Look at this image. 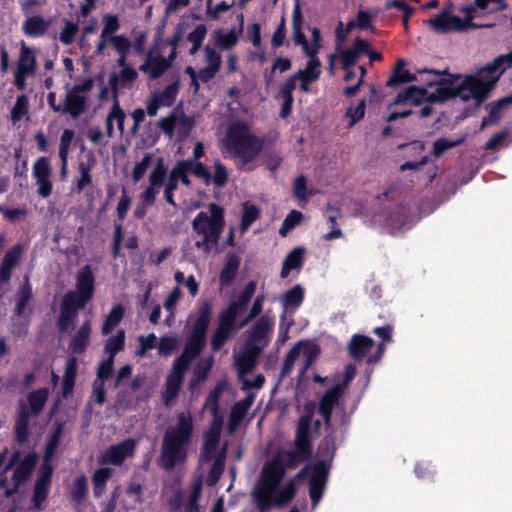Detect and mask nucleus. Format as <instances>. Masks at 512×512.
Listing matches in <instances>:
<instances>
[{
    "instance_id": "nucleus-1",
    "label": "nucleus",
    "mask_w": 512,
    "mask_h": 512,
    "mask_svg": "<svg viewBox=\"0 0 512 512\" xmlns=\"http://www.w3.org/2000/svg\"><path fill=\"white\" fill-rule=\"evenodd\" d=\"M428 88L410 86L398 94L393 104L411 103L418 105L423 101L441 103L448 99L459 97L467 102L474 100L478 105V94L470 75L461 79L460 75L450 76L437 81H429Z\"/></svg>"
},
{
    "instance_id": "nucleus-2",
    "label": "nucleus",
    "mask_w": 512,
    "mask_h": 512,
    "mask_svg": "<svg viewBox=\"0 0 512 512\" xmlns=\"http://www.w3.org/2000/svg\"><path fill=\"white\" fill-rule=\"evenodd\" d=\"M284 474L285 469L277 459L266 463L262 468L250 493L259 512H269L274 507H281L295 496L296 487L293 481L281 486Z\"/></svg>"
},
{
    "instance_id": "nucleus-3",
    "label": "nucleus",
    "mask_w": 512,
    "mask_h": 512,
    "mask_svg": "<svg viewBox=\"0 0 512 512\" xmlns=\"http://www.w3.org/2000/svg\"><path fill=\"white\" fill-rule=\"evenodd\" d=\"M193 431L192 415L185 412L179 413L176 423L165 430L162 438L158 459L161 468L171 471L177 465H182L186 462Z\"/></svg>"
},
{
    "instance_id": "nucleus-4",
    "label": "nucleus",
    "mask_w": 512,
    "mask_h": 512,
    "mask_svg": "<svg viewBox=\"0 0 512 512\" xmlns=\"http://www.w3.org/2000/svg\"><path fill=\"white\" fill-rule=\"evenodd\" d=\"M94 275L89 265L82 267L77 274L76 291H68L61 300L60 315L57 321L60 332H66L74 324L78 310L93 298Z\"/></svg>"
},
{
    "instance_id": "nucleus-5",
    "label": "nucleus",
    "mask_w": 512,
    "mask_h": 512,
    "mask_svg": "<svg viewBox=\"0 0 512 512\" xmlns=\"http://www.w3.org/2000/svg\"><path fill=\"white\" fill-rule=\"evenodd\" d=\"M255 290L256 283L254 281L248 282L237 300L230 303L227 309L220 313L218 327L211 339L213 351H219L229 338L236 335L240 329L239 326L235 327L237 315L250 302Z\"/></svg>"
},
{
    "instance_id": "nucleus-6",
    "label": "nucleus",
    "mask_w": 512,
    "mask_h": 512,
    "mask_svg": "<svg viewBox=\"0 0 512 512\" xmlns=\"http://www.w3.org/2000/svg\"><path fill=\"white\" fill-rule=\"evenodd\" d=\"M225 145L230 153L241 160V166L245 167L261 151L263 143L250 132L245 123L235 122L227 130Z\"/></svg>"
},
{
    "instance_id": "nucleus-7",
    "label": "nucleus",
    "mask_w": 512,
    "mask_h": 512,
    "mask_svg": "<svg viewBox=\"0 0 512 512\" xmlns=\"http://www.w3.org/2000/svg\"><path fill=\"white\" fill-rule=\"evenodd\" d=\"M209 212H200L192 222L193 231L203 238L196 242V247L209 253L218 244L224 228V210L215 203L209 205Z\"/></svg>"
},
{
    "instance_id": "nucleus-8",
    "label": "nucleus",
    "mask_w": 512,
    "mask_h": 512,
    "mask_svg": "<svg viewBox=\"0 0 512 512\" xmlns=\"http://www.w3.org/2000/svg\"><path fill=\"white\" fill-rule=\"evenodd\" d=\"M48 397L49 389L44 387L28 393L26 400L18 401L15 423V435L18 442L23 443L28 439L31 419L42 412Z\"/></svg>"
},
{
    "instance_id": "nucleus-9",
    "label": "nucleus",
    "mask_w": 512,
    "mask_h": 512,
    "mask_svg": "<svg viewBox=\"0 0 512 512\" xmlns=\"http://www.w3.org/2000/svg\"><path fill=\"white\" fill-rule=\"evenodd\" d=\"M510 67H512V50L495 58L475 75H470L478 94V105L488 98L503 72Z\"/></svg>"
},
{
    "instance_id": "nucleus-10",
    "label": "nucleus",
    "mask_w": 512,
    "mask_h": 512,
    "mask_svg": "<svg viewBox=\"0 0 512 512\" xmlns=\"http://www.w3.org/2000/svg\"><path fill=\"white\" fill-rule=\"evenodd\" d=\"M305 475L309 477V495L313 506H316L321 500L326 488L329 468L325 462L320 461L314 465L307 466L304 470L298 473L297 477L301 478Z\"/></svg>"
},
{
    "instance_id": "nucleus-11",
    "label": "nucleus",
    "mask_w": 512,
    "mask_h": 512,
    "mask_svg": "<svg viewBox=\"0 0 512 512\" xmlns=\"http://www.w3.org/2000/svg\"><path fill=\"white\" fill-rule=\"evenodd\" d=\"M93 88V80L87 79L83 83L68 88L64 101V113L78 118L87 109L86 94Z\"/></svg>"
},
{
    "instance_id": "nucleus-12",
    "label": "nucleus",
    "mask_w": 512,
    "mask_h": 512,
    "mask_svg": "<svg viewBox=\"0 0 512 512\" xmlns=\"http://www.w3.org/2000/svg\"><path fill=\"white\" fill-rule=\"evenodd\" d=\"M222 425L223 419L221 416L213 417L208 430L204 433V442L199 456L201 463H206L217 457V454L221 449V447L219 448V444Z\"/></svg>"
},
{
    "instance_id": "nucleus-13",
    "label": "nucleus",
    "mask_w": 512,
    "mask_h": 512,
    "mask_svg": "<svg viewBox=\"0 0 512 512\" xmlns=\"http://www.w3.org/2000/svg\"><path fill=\"white\" fill-rule=\"evenodd\" d=\"M37 61L33 50L25 42L21 43L19 58L16 63L14 84L19 90L26 87V78L36 72Z\"/></svg>"
},
{
    "instance_id": "nucleus-14",
    "label": "nucleus",
    "mask_w": 512,
    "mask_h": 512,
    "mask_svg": "<svg viewBox=\"0 0 512 512\" xmlns=\"http://www.w3.org/2000/svg\"><path fill=\"white\" fill-rule=\"evenodd\" d=\"M137 442L134 439H125L122 442L109 447L101 456L102 464L121 465L124 460L134 455Z\"/></svg>"
},
{
    "instance_id": "nucleus-15",
    "label": "nucleus",
    "mask_w": 512,
    "mask_h": 512,
    "mask_svg": "<svg viewBox=\"0 0 512 512\" xmlns=\"http://www.w3.org/2000/svg\"><path fill=\"white\" fill-rule=\"evenodd\" d=\"M33 176L37 182V193L47 198L52 193V167L46 157H40L33 165Z\"/></svg>"
},
{
    "instance_id": "nucleus-16",
    "label": "nucleus",
    "mask_w": 512,
    "mask_h": 512,
    "mask_svg": "<svg viewBox=\"0 0 512 512\" xmlns=\"http://www.w3.org/2000/svg\"><path fill=\"white\" fill-rule=\"evenodd\" d=\"M52 476V467L51 464L47 462H43L39 469L38 478L36 480L34 486V494L32 501L34 503V507L38 510L43 509V503L45 502Z\"/></svg>"
},
{
    "instance_id": "nucleus-17",
    "label": "nucleus",
    "mask_w": 512,
    "mask_h": 512,
    "mask_svg": "<svg viewBox=\"0 0 512 512\" xmlns=\"http://www.w3.org/2000/svg\"><path fill=\"white\" fill-rule=\"evenodd\" d=\"M429 27L436 33L460 32L465 30V23L458 16L440 13L435 18L427 20Z\"/></svg>"
},
{
    "instance_id": "nucleus-18",
    "label": "nucleus",
    "mask_w": 512,
    "mask_h": 512,
    "mask_svg": "<svg viewBox=\"0 0 512 512\" xmlns=\"http://www.w3.org/2000/svg\"><path fill=\"white\" fill-rule=\"evenodd\" d=\"M138 78V72L133 67L121 69L118 73L114 72L109 77V86L112 91L113 99H119L121 89H130Z\"/></svg>"
},
{
    "instance_id": "nucleus-19",
    "label": "nucleus",
    "mask_w": 512,
    "mask_h": 512,
    "mask_svg": "<svg viewBox=\"0 0 512 512\" xmlns=\"http://www.w3.org/2000/svg\"><path fill=\"white\" fill-rule=\"evenodd\" d=\"M205 343L206 337L191 333L182 354L174 362L188 369L191 361L204 349Z\"/></svg>"
},
{
    "instance_id": "nucleus-20",
    "label": "nucleus",
    "mask_w": 512,
    "mask_h": 512,
    "mask_svg": "<svg viewBox=\"0 0 512 512\" xmlns=\"http://www.w3.org/2000/svg\"><path fill=\"white\" fill-rule=\"evenodd\" d=\"M205 67L200 69V81L206 83L210 81L220 71L222 64L221 54L210 45L203 48Z\"/></svg>"
},
{
    "instance_id": "nucleus-21",
    "label": "nucleus",
    "mask_w": 512,
    "mask_h": 512,
    "mask_svg": "<svg viewBox=\"0 0 512 512\" xmlns=\"http://www.w3.org/2000/svg\"><path fill=\"white\" fill-rule=\"evenodd\" d=\"M186 371L187 368L182 367L175 362L173 363V368L166 379L165 391L163 393L165 405L168 406L177 397Z\"/></svg>"
},
{
    "instance_id": "nucleus-22",
    "label": "nucleus",
    "mask_w": 512,
    "mask_h": 512,
    "mask_svg": "<svg viewBox=\"0 0 512 512\" xmlns=\"http://www.w3.org/2000/svg\"><path fill=\"white\" fill-rule=\"evenodd\" d=\"M23 245L16 244L9 249L0 264V282L6 283L11 278L12 271L21 263L23 256Z\"/></svg>"
},
{
    "instance_id": "nucleus-23",
    "label": "nucleus",
    "mask_w": 512,
    "mask_h": 512,
    "mask_svg": "<svg viewBox=\"0 0 512 512\" xmlns=\"http://www.w3.org/2000/svg\"><path fill=\"white\" fill-rule=\"evenodd\" d=\"M302 24H303V16L301 11V6L299 1L297 0L292 14V27H293V35L296 44H301L305 53L308 56H313L316 54V48L311 47L305 37V34L302 32Z\"/></svg>"
},
{
    "instance_id": "nucleus-24",
    "label": "nucleus",
    "mask_w": 512,
    "mask_h": 512,
    "mask_svg": "<svg viewBox=\"0 0 512 512\" xmlns=\"http://www.w3.org/2000/svg\"><path fill=\"white\" fill-rule=\"evenodd\" d=\"M273 326V321L267 316L260 317L250 330L248 344L267 345V338Z\"/></svg>"
},
{
    "instance_id": "nucleus-25",
    "label": "nucleus",
    "mask_w": 512,
    "mask_h": 512,
    "mask_svg": "<svg viewBox=\"0 0 512 512\" xmlns=\"http://www.w3.org/2000/svg\"><path fill=\"white\" fill-rule=\"evenodd\" d=\"M263 350V346L258 344H247L245 350L237 358V366L241 374L252 372L256 365V360Z\"/></svg>"
},
{
    "instance_id": "nucleus-26",
    "label": "nucleus",
    "mask_w": 512,
    "mask_h": 512,
    "mask_svg": "<svg viewBox=\"0 0 512 512\" xmlns=\"http://www.w3.org/2000/svg\"><path fill=\"white\" fill-rule=\"evenodd\" d=\"M36 463L37 456L33 453L26 455L21 461L20 458L18 459L17 467L12 475V481L16 488H19L30 477Z\"/></svg>"
},
{
    "instance_id": "nucleus-27",
    "label": "nucleus",
    "mask_w": 512,
    "mask_h": 512,
    "mask_svg": "<svg viewBox=\"0 0 512 512\" xmlns=\"http://www.w3.org/2000/svg\"><path fill=\"white\" fill-rule=\"evenodd\" d=\"M170 62L163 56H152L148 53L144 63L140 66V70L144 73H149L151 79L159 78L168 68Z\"/></svg>"
},
{
    "instance_id": "nucleus-28",
    "label": "nucleus",
    "mask_w": 512,
    "mask_h": 512,
    "mask_svg": "<svg viewBox=\"0 0 512 512\" xmlns=\"http://www.w3.org/2000/svg\"><path fill=\"white\" fill-rule=\"evenodd\" d=\"M368 48V41L357 38L352 47L343 50L340 54L343 69L348 70L364 52H367Z\"/></svg>"
},
{
    "instance_id": "nucleus-29",
    "label": "nucleus",
    "mask_w": 512,
    "mask_h": 512,
    "mask_svg": "<svg viewBox=\"0 0 512 512\" xmlns=\"http://www.w3.org/2000/svg\"><path fill=\"white\" fill-rule=\"evenodd\" d=\"M342 391L343 385L337 384L323 395L319 405V413L323 416L326 423L330 421L332 410Z\"/></svg>"
},
{
    "instance_id": "nucleus-30",
    "label": "nucleus",
    "mask_w": 512,
    "mask_h": 512,
    "mask_svg": "<svg viewBox=\"0 0 512 512\" xmlns=\"http://www.w3.org/2000/svg\"><path fill=\"white\" fill-rule=\"evenodd\" d=\"M512 105V93L490 104L489 115L483 118L481 129L495 125L501 119L504 111Z\"/></svg>"
},
{
    "instance_id": "nucleus-31",
    "label": "nucleus",
    "mask_w": 512,
    "mask_h": 512,
    "mask_svg": "<svg viewBox=\"0 0 512 512\" xmlns=\"http://www.w3.org/2000/svg\"><path fill=\"white\" fill-rule=\"evenodd\" d=\"M211 316V304L209 302L201 303L197 310L191 333L206 337V332L211 321Z\"/></svg>"
},
{
    "instance_id": "nucleus-32",
    "label": "nucleus",
    "mask_w": 512,
    "mask_h": 512,
    "mask_svg": "<svg viewBox=\"0 0 512 512\" xmlns=\"http://www.w3.org/2000/svg\"><path fill=\"white\" fill-rule=\"evenodd\" d=\"M228 451V443L224 442L219 450L217 457L214 459V462L209 470V473L206 478V484L208 486H214L220 479L226 462V456Z\"/></svg>"
},
{
    "instance_id": "nucleus-33",
    "label": "nucleus",
    "mask_w": 512,
    "mask_h": 512,
    "mask_svg": "<svg viewBox=\"0 0 512 512\" xmlns=\"http://www.w3.org/2000/svg\"><path fill=\"white\" fill-rule=\"evenodd\" d=\"M310 417L302 416L299 420L296 435L297 455H306L310 452L309 443Z\"/></svg>"
},
{
    "instance_id": "nucleus-34",
    "label": "nucleus",
    "mask_w": 512,
    "mask_h": 512,
    "mask_svg": "<svg viewBox=\"0 0 512 512\" xmlns=\"http://www.w3.org/2000/svg\"><path fill=\"white\" fill-rule=\"evenodd\" d=\"M373 346V339L363 335H355L353 336L349 344L350 355L355 360H360L371 351Z\"/></svg>"
},
{
    "instance_id": "nucleus-35",
    "label": "nucleus",
    "mask_w": 512,
    "mask_h": 512,
    "mask_svg": "<svg viewBox=\"0 0 512 512\" xmlns=\"http://www.w3.org/2000/svg\"><path fill=\"white\" fill-rule=\"evenodd\" d=\"M252 401L251 400H243L240 402H237L230 413L229 421L227 430L230 435H233L238 427L240 426L241 422L243 421L244 417L246 416V413L248 409L250 408Z\"/></svg>"
},
{
    "instance_id": "nucleus-36",
    "label": "nucleus",
    "mask_w": 512,
    "mask_h": 512,
    "mask_svg": "<svg viewBox=\"0 0 512 512\" xmlns=\"http://www.w3.org/2000/svg\"><path fill=\"white\" fill-rule=\"evenodd\" d=\"M305 249L303 247H295L284 259L281 277H288L291 270L300 269L304 262Z\"/></svg>"
},
{
    "instance_id": "nucleus-37",
    "label": "nucleus",
    "mask_w": 512,
    "mask_h": 512,
    "mask_svg": "<svg viewBox=\"0 0 512 512\" xmlns=\"http://www.w3.org/2000/svg\"><path fill=\"white\" fill-rule=\"evenodd\" d=\"M406 62L404 59H398L395 68L393 69L391 77L387 81V86L394 87L403 83L417 81L415 74L405 70Z\"/></svg>"
},
{
    "instance_id": "nucleus-38",
    "label": "nucleus",
    "mask_w": 512,
    "mask_h": 512,
    "mask_svg": "<svg viewBox=\"0 0 512 512\" xmlns=\"http://www.w3.org/2000/svg\"><path fill=\"white\" fill-rule=\"evenodd\" d=\"M91 333V324L90 321H85L79 330L77 331L76 335L73 337L69 348L72 350L74 354H81L84 352L86 346L89 343Z\"/></svg>"
},
{
    "instance_id": "nucleus-39",
    "label": "nucleus",
    "mask_w": 512,
    "mask_h": 512,
    "mask_svg": "<svg viewBox=\"0 0 512 512\" xmlns=\"http://www.w3.org/2000/svg\"><path fill=\"white\" fill-rule=\"evenodd\" d=\"M50 23L41 16H32L25 20L23 30L28 36H42L46 33Z\"/></svg>"
},
{
    "instance_id": "nucleus-40",
    "label": "nucleus",
    "mask_w": 512,
    "mask_h": 512,
    "mask_svg": "<svg viewBox=\"0 0 512 512\" xmlns=\"http://www.w3.org/2000/svg\"><path fill=\"white\" fill-rule=\"evenodd\" d=\"M299 343H302L301 355L303 356V367L301 369V374L303 375L318 358L320 348L318 345L311 344L309 342L300 341Z\"/></svg>"
},
{
    "instance_id": "nucleus-41",
    "label": "nucleus",
    "mask_w": 512,
    "mask_h": 512,
    "mask_svg": "<svg viewBox=\"0 0 512 512\" xmlns=\"http://www.w3.org/2000/svg\"><path fill=\"white\" fill-rule=\"evenodd\" d=\"M240 33L235 28L230 29L227 33L222 30H218L214 33L216 44L222 50L232 49L239 40Z\"/></svg>"
},
{
    "instance_id": "nucleus-42",
    "label": "nucleus",
    "mask_w": 512,
    "mask_h": 512,
    "mask_svg": "<svg viewBox=\"0 0 512 512\" xmlns=\"http://www.w3.org/2000/svg\"><path fill=\"white\" fill-rule=\"evenodd\" d=\"M32 296V288L28 280H26L25 283L19 288V290L16 293L15 313L18 316H21L25 313L26 306L32 299Z\"/></svg>"
},
{
    "instance_id": "nucleus-43",
    "label": "nucleus",
    "mask_w": 512,
    "mask_h": 512,
    "mask_svg": "<svg viewBox=\"0 0 512 512\" xmlns=\"http://www.w3.org/2000/svg\"><path fill=\"white\" fill-rule=\"evenodd\" d=\"M207 35V28L204 24H199L187 36V40L192 43L189 50L190 55H195L202 46V43Z\"/></svg>"
},
{
    "instance_id": "nucleus-44",
    "label": "nucleus",
    "mask_w": 512,
    "mask_h": 512,
    "mask_svg": "<svg viewBox=\"0 0 512 512\" xmlns=\"http://www.w3.org/2000/svg\"><path fill=\"white\" fill-rule=\"evenodd\" d=\"M123 315L124 309L122 305L114 306L102 326V333L104 335L110 333L121 322Z\"/></svg>"
},
{
    "instance_id": "nucleus-45",
    "label": "nucleus",
    "mask_w": 512,
    "mask_h": 512,
    "mask_svg": "<svg viewBox=\"0 0 512 512\" xmlns=\"http://www.w3.org/2000/svg\"><path fill=\"white\" fill-rule=\"evenodd\" d=\"M320 65V61L315 57V55L310 56V60L308 61L305 69L299 70L297 73H295V76L297 78H305L307 80L316 81L320 75Z\"/></svg>"
},
{
    "instance_id": "nucleus-46",
    "label": "nucleus",
    "mask_w": 512,
    "mask_h": 512,
    "mask_svg": "<svg viewBox=\"0 0 512 512\" xmlns=\"http://www.w3.org/2000/svg\"><path fill=\"white\" fill-rule=\"evenodd\" d=\"M88 492L87 478L84 475L77 477L71 487L70 495L73 501L82 502Z\"/></svg>"
},
{
    "instance_id": "nucleus-47",
    "label": "nucleus",
    "mask_w": 512,
    "mask_h": 512,
    "mask_svg": "<svg viewBox=\"0 0 512 512\" xmlns=\"http://www.w3.org/2000/svg\"><path fill=\"white\" fill-rule=\"evenodd\" d=\"M302 343H297L285 356L280 372L281 377H285L293 370L296 360L301 356Z\"/></svg>"
},
{
    "instance_id": "nucleus-48",
    "label": "nucleus",
    "mask_w": 512,
    "mask_h": 512,
    "mask_svg": "<svg viewBox=\"0 0 512 512\" xmlns=\"http://www.w3.org/2000/svg\"><path fill=\"white\" fill-rule=\"evenodd\" d=\"M239 267V261L236 257H230L220 274V282L222 285H229L234 279Z\"/></svg>"
},
{
    "instance_id": "nucleus-49",
    "label": "nucleus",
    "mask_w": 512,
    "mask_h": 512,
    "mask_svg": "<svg viewBox=\"0 0 512 512\" xmlns=\"http://www.w3.org/2000/svg\"><path fill=\"white\" fill-rule=\"evenodd\" d=\"M111 475L112 470L110 468H100L94 472L92 481L94 484V494L96 496H100L102 494L104 486Z\"/></svg>"
},
{
    "instance_id": "nucleus-50",
    "label": "nucleus",
    "mask_w": 512,
    "mask_h": 512,
    "mask_svg": "<svg viewBox=\"0 0 512 512\" xmlns=\"http://www.w3.org/2000/svg\"><path fill=\"white\" fill-rule=\"evenodd\" d=\"M79 178L76 182V190L78 193L84 190L85 187L92 184L91 166L80 162L78 165Z\"/></svg>"
},
{
    "instance_id": "nucleus-51",
    "label": "nucleus",
    "mask_w": 512,
    "mask_h": 512,
    "mask_svg": "<svg viewBox=\"0 0 512 512\" xmlns=\"http://www.w3.org/2000/svg\"><path fill=\"white\" fill-rule=\"evenodd\" d=\"M125 343V333L123 330L119 331L117 335L110 337L105 345V350L114 359V356L123 349Z\"/></svg>"
},
{
    "instance_id": "nucleus-52",
    "label": "nucleus",
    "mask_w": 512,
    "mask_h": 512,
    "mask_svg": "<svg viewBox=\"0 0 512 512\" xmlns=\"http://www.w3.org/2000/svg\"><path fill=\"white\" fill-rule=\"evenodd\" d=\"M28 107L29 102L27 96H18L11 112V121L13 123L20 121L22 117L28 113Z\"/></svg>"
},
{
    "instance_id": "nucleus-53",
    "label": "nucleus",
    "mask_w": 512,
    "mask_h": 512,
    "mask_svg": "<svg viewBox=\"0 0 512 512\" xmlns=\"http://www.w3.org/2000/svg\"><path fill=\"white\" fill-rule=\"evenodd\" d=\"M78 31H79L78 24L71 22V21H66L63 29L61 30V32L59 34L60 42L63 43L64 45H70L71 43H73Z\"/></svg>"
},
{
    "instance_id": "nucleus-54",
    "label": "nucleus",
    "mask_w": 512,
    "mask_h": 512,
    "mask_svg": "<svg viewBox=\"0 0 512 512\" xmlns=\"http://www.w3.org/2000/svg\"><path fill=\"white\" fill-rule=\"evenodd\" d=\"M212 175L211 183L217 187H223L228 181V171L226 167L219 161H214V172Z\"/></svg>"
},
{
    "instance_id": "nucleus-55",
    "label": "nucleus",
    "mask_w": 512,
    "mask_h": 512,
    "mask_svg": "<svg viewBox=\"0 0 512 512\" xmlns=\"http://www.w3.org/2000/svg\"><path fill=\"white\" fill-rule=\"evenodd\" d=\"M258 217L259 209L254 205L245 203L241 219V230L246 231Z\"/></svg>"
},
{
    "instance_id": "nucleus-56",
    "label": "nucleus",
    "mask_w": 512,
    "mask_h": 512,
    "mask_svg": "<svg viewBox=\"0 0 512 512\" xmlns=\"http://www.w3.org/2000/svg\"><path fill=\"white\" fill-rule=\"evenodd\" d=\"M166 177V169L163 165L162 159L157 161V164L149 174V184L153 187H159L163 184Z\"/></svg>"
},
{
    "instance_id": "nucleus-57",
    "label": "nucleus",
    "mask_w": 512,
    "mask_h": 512,
    "mask_svg": "<svg viewBox=\"0 0 512 512\" xmlns=\"http://www.w3.org/2000/svg\"><path fill=\"white\" fill-rule=\"evenodd\" d=\"M302 220V213L296 210H292L285 220L283 221V224L281 228L279 229V233L281 236L285 237L287 233L294 228L296 225H298Z\"/></svg>"
},
{
    "instance_id": "nucleus-58",
    "label": "nucleus",
    "mask_w": 512,
    "mask_h": 512,
    "mask_svg": "<svg viewBox=\"0 0 512 512\" xmlns=\"http://www.w3.org/2000/svg\"><path fill=\"white\" fill-rule=\"evenodd\" d=\"M304 292L301 286L297 285L287 291L283 297L285 307L298 306L303 300Z\"/></svg>"
},
{
    "instance_id": "nucleus-59",
    "label": "nucleus",
    "mask_w": 512,
    "mask_h": 512,
    "mask_svg": "<svg viewBox=\"0 0 512 512\" xmlns=\"http://www.w3.org/2000/svg\"><path fill=\"white\" fill-rule=\"evenodd\" d=\"M113 106L111 108L110 120L116 121L118 130L122 135L124 133V121L126 118V114L124 110L120 107L119 99H113Z\"/></svg>"
},
{
    "instance_id": "nucleus-60",
    "label": "nucleus",
    "mask_w": 512,
    "mask_h": 512,
    "mask_svg": "<svg viewBox=\"0 0 512 512\" xmlns=\"http://www.w3.org/2000/svg\"><path fill=\"white\" fill-rule=\"evenodd\" d=\"M178 85L176 83L168 85L162 92L155 94V97L163 106H170L176 97Z\"/></svg>"
},
{
    "instance_id": "nucleus-61",
    "label": "nucleus",
    "mask_w": 512,
    "mask_h": 512,
    "mask_svg": "<svg viewBox=\"0 0 512 512\" xmlns=\"http://www.w3.org/2000/svg\"><path fill=\"white\" fill-rule=\"evenodd\" d=\"M223 389L221 385H217L213 391L210 392V394L207 397V400L205 402V408L210 410L214 417L220 416L218 414L219 406H218V400L222 393Z\"/></svg>"
},
{
    "instance_id": "nucleus-62",
    "label": "nucleus",
    "mask_w": 512,
    "mask_h": 512,
    "mask_svg": "<svg viewBox=\"0 0 512 512\" xmlns=\"http://www.w3.org/2000/svg\"><path fill=\"white\" fill-rule=\"evenodd\" d=\"M462 139L450 141L445 138L437 139L433 144V154L435 157H439L442 153L450 148H454L462 143Z\"/></svg>"
},
{
    "instance_id": "nucleus-63",
    "label": "nucleus",
    "mask_w": 512,
    "mask_h": 512,
    "mask_svg": "<svg viewBox=\"0 0 512 512\" xmlns=\"http://www.w3.org/2000/svg\"><path fill=\"white\" fill-rule=\"evenodd\" d=\"M194 126V121L191 117L184 114H177L176 117V129L183 137L188 136Z\"/></svg>"
},
{
    "instance_id": "nucleus-64",
    "label": "nucleus",
    "mask_w": 512,
    "mask_h": 512,
    "mask_svg": "<svg viewBox=\"0 0 512 512\" xmlns=\"http://www.w3.org/2000/svg\"><path fill=\"white\" fill-rule=\"evenodd\" d=\"M176 345L177 339L175 337L163 336L157 345L158 353L164 356L170 355L176 348Z\"/></svg>"
}]
</instances>
